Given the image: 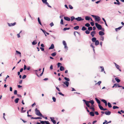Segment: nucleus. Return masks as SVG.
Wrapping results in <instances>:
<instances>
[{
	"instance_id": "f257e3e1",
	"label": "nucleus",
	"mask_w": 124,
	"mask_h": 124,
	"mask_svg": "<svg viewBox=\"0 0 124 124\" xmlns=\"http://www.w3.org/2000/svg\"><path fill=\"white\" fill-rule=\"evenodd\" d=\"M35 113L38 116H42V115L40 112L39 110H38L37 108H35Z\"/></svg>"
},
{
	"instance_id": "f03ea898",
	"label": "nucleus",
	"mask_w": 124,
	"mask_h": 124,
	"mask_svg": "<svg viewBox=\"0 0 124 124\" xmlns=\"http://www.w3.org/2000/svg\"><path fill=\"white\" fill-rule=\"evenodd\" d=\"M92 16L95 19L96 21H99L100 20V17L98 16H96L94 15H92Z\"/></svg>"
},
{
	"instance_id": "7ed1b4c3",
	"label": "nucleus",
	"mask_w": 124,
	"mask_h": 124,
	"mask_svg": "<svg viewBox=\"0 0 124 124\" xmlns=\"http://www.w3.org/2000/svg\"><path fill=\"white\" fill-rule=\"evenodd\" d=\"M95 25L97 27V28L99 29V30H101L102 29V27L101 25L100 24H98L97 23H95Z\"/></svg>"
},
{
	"instance_id": "20e7f679",
	"label": "nucleus",
	"mask_w": 124,
	"mask_h": 124,
	"mask_svg": "<svg viewBox=\"0 0 124 124\" xmlns=\"http://www.w3.org/2000/svg\"><path fill=\"white\" fill-rule=\"evenodd\" d=\"M83 101L85 103L86 105L88 107H90V106L89 104V101H86L85 100H83Z\"/></svg>"
},
{
	"instance_id": "39448f33",
	"label": "nucleus",
	"mask_w": 124,
	"mask_h": 124,
	"mask_svg": "<svg viewBox=\"0 0 124 124\" xmlns=\"http://www.w3.org/2000/svg\"><path fill=\"white\" fill-rule=\"evenodd\" d=\"M40 122V123L42 124H45L44 123H45L46 124H50L49 122L48 121H42L39 120Z\"/></svg>"
},
{
	"instance_id": "423d86ee",
	"label": "nucleus",
	"mask_w": 124,
	"mask_h": 124,
	"mask_svg": "<svg viewBox=\"0 0 124 124\" xmlns=\"http://www.w3.org/2000/svg\"><path fill=\"white\" fill-rule=\"evenodd\" d=\"M44 3H45L48 7L51 8V7L49 5L48 3L47 2V0H41Z\"/></svg>"
},
{
	"instance_id": "0eeeda50",
	"label": "nucleus",
	"mask_w": 124,
	"mask_h": 124,
	"mask_svg": "<svg viewBox=\"0 0 124 124\" xmlns=\"http://www.w3.org/2000/svg\"><path fill=\"white\" fill-rule=\"evenodd\" d=\"M114 63L115 65V66L116 67L117 69L119 70L120 71H121V70L120 69V66L118 65L115 62H114Z\"/></svg>"
},
{
	"instance_id": "6e6552de",
	"label": "nucleus",
	"mask_w": 124,
	"mask_h": 124,
	"mask_svg": "<svg viewBox=\"0 0 124 124\" xmlns=\"http://www.w3.org/2000/svg\"><path fill=\"white\" fill-rule=\"evenodd\" d=\"M50 119H51V121L53 122L54 124H55L56 123V122L55 120H54V117H50Z\"/></svg>"
},
{
	"instance_id": "1a4fd4ad",
	"label": "nucleus",
	"mask_w": 124,
	"mask_h": 124,
	"mask_svg": "<svg viewBox=\"0 0 124 124\" xmlns=\"http://www.w3.org/2000/svg\"><path fill=\"white\" fill-rule=\"evenodd\" d=\"M75 19L76 20H77L78 21H80L82 20H83V19H82V18L81 17H78L77 18H75Z\"/></svg>"
},
{
	"instance_id": "9d476101",
	"label": "nucleus",
	"mask_w": 124,
	"mask_h": 124,
	"mask_svg": "<svg viewBox=\"0 0 124 124\" xmlns=\"http://www.w3.org/2000/svg\"><path fill=\"white\" fill-rule=\"evenodd\" d=\"M63 83L64 84V85H66L67 87H68L69 83V82L68 81H65L64 82H63Z\"/></svg>"
},
{
	"instance_id": "9b49d317",
	"label": "nucleus",
	"mask_w": 124,
	"mask_h": 124,
	"mask_svg": "<svg viewBox=\"0 0 124 124\" xmlns=\"http://www.w3.org/2000/svg\"><path fill=\"white\" fill-rule=\"evenodd\" d=\"M64 19L66 21H69L70 20V18L64 16Z\"/></svg>"
},
{
	"instance_id": "f8f14e48",
	"label": "nucleus",
	"mask_w": 124,
	"mask_h": 124,
	"mask_svg": "<svg viewBox=\"0 0 124 124\" xmlns=\"http://www.w3.org/2000/svg\"><path fill=\"white\" fill-rule=\"evenodd\" d=\"M105 114L107 115H109L110 114L111 112L109 111H106L105 112Z\"/></svg>"
},
{
	"instance_id": "ddd939ff",
	"label": "nucleus",
	"mask_w": 124,
	"mask_h": 124,
	"mask_svg": "<svg viewBox=\"0 0 124 124\" xmlns=\"http://www.w3.org/2000/svg\"><path fill=\"white\" fill-rule=\"evenodd\" d=\"M62 42L63 45L64 46V48H67V44L65 41L64 40H63V41Z\"/></svg>"
},
{
	"instance_id": "4468645a",
	"label": "nucleus",
	"mask_w": 124,
	"mask_h": 124,
	"mask_svg": "<svg viewBox=\"0 0 124 124\" xmlns=\"http://www.w3.org/2000/svg\"><path fill=\"white\" fill-rule=\"evenodd\" d=\"M96 33V32L95 31H93L91 33V35L92 36V37H93L95 35Z\"/></svg>"
},
{
	"instance_id": "2eb2a0df",
	"label": "nucleus",
	"mask_w": 124,
	"mask_h": 124,
	"mask_svg": "<svg viewBox=\"0 0 124 124\" xmlns=\"http://www.w3.org/2000/svg\"><path fill=\"white\" fill-rule=\"evenodd\" d=\"M105 33L103 32L102 31H100L99 32V34L101 36H102L104 35Z\"/></svg>"
},
{
	"instance_id": "dca6fc26",
	"label": "nucleus",
	"mask_w": 124,
	"mask_h": 124,
	"mask_svg": "<svg viewBox=\"0 0 124 124\" xmlns=\"http://www.w3.org/2000/svg\"><path fill=\"white\" fill-rule=\"evenodd\" d=\"M16 22H15L12 23H8V25L9 26H14L16 24Z\"/></svg>"
},
{
	"instance_id": "f3484780",
	"label": "nucleus",
	"mask_w": 124,
	"mask_h": 124,
	"mask_svg": "<svg viewBox=\"0 0 124 124\" xmlns=\"http://www.w3.org/2000/svg\"><path fill=\"white\" fill-rule=\"evenodd\" d=\"M54 47V45L53 44H52L50 47L49 48V49H53Z\"/></svg>"
},
{
	"instance_id": "a211bd4d",
	"label": "nucleus",
	"mask_w": 124,
	"mask_h": 124,
	"mask_svg": "<svg viewBox=\"0 0 124 124\" xmlns=\"http://www.w3.org/2000/svg\"><path fill=\"white\" fill-rule=\"evenodd\" d=\"M60 70L61 71H63L64 70V68L62 66H61L60 67Z\"/></svg>"
},
{
	"instance_id": "6ab92c4d",
	"label": "nucleus",
	"mask_w": 124,
	"mask_h": 124,
	"mask_svg": "<svg viewBox=\"0 0 124 124\" xmlns=\"http://www.w3.org/2000/svg\"><path fill=\"white\" fill-rule=\"evenodd\" d=\"M41 30L45 34V35L46 36V33L47 34V35H48L49 34L46 32V31L44 30H43L42 29H41Z\"/></svg>"
},
{
	"instance_id": "aec40b11",
	"label": "nucleus",
	"mask_w": 124,
	"mask_h": 124,
	"mask_svg": "<svg viewBox=\"0 0 124 124\" xmlns=\"http://www.w3.org/2000/svg\"><path fill=\"white\" fill-rule=\"evenodd\" d=\"M94 107V105H93L92 106H91V107H90V109H92L93 111H94L95 109Z\"/></svg>"
},
{
	"instance_id": "412c9836",
	"label": "nucleus",
	"mask_w": 124,
	"mask_h": 124,
	"mask_svg": "<svg viewBox=\"0 0 124 124\" xmlns=\"http://www.w3.org/2000/svg\"><path fill=\"white\" fill-rule=\"evenodd\" d=\"M96 39L95 37H93L92 39V40L93 42H94L96 40Z\"/></svg>"
},
{
	"instance_id": "4be33fe9",
	"label": "nucleus",
	"mask_w": 124,
	"mask_h": 124,
	"mask_svg": "<svg viewBox=\"0 0 124 124\" xmlns=\"http://www.w3.org/2000/svg\"><path fill=\"white\" fill-rule=\"evenodd\" d=\"M95 45L96 46H97L99 44V41L98 40H96L95 42Z\"/></svg>"
},
{
	"instance_id": "5701e85b",
	"label": "nucleus",
	"mask_w": 124,
	"mask_h": 124,
	"mask_svg": "<svg viewBox=\"0 0 124 124\" xmlns=\"http://www.w3.org/2000/svg\"><path fill=\"white\" fill-rule=\"evenodd\" d=\"M115 80L117 83H119L120 81V80L118 79V78H115Z\"/></svg>"
},
{
	"instance_id": "b1692460",
	"label": "nucleus",
	"mask_w": 124,
	"mask_h": 124,
	"mask_svg": "<svg viewBox=\"0 0 124 124\" xmlns=\"http://www.w3.org/2000/svg\"><path fill=\"white\" fill-rule=\"evenodd\" d=\"M16 52L17 54H19L20 55V57H21V53L20 52H19L17 50H16Z\"/></svg>"
},
{
	"instance_id": "393cba45",
	"label": "nucleus",
	"mask_w": 124,
	"mask_h": 124,
	"mask_svg": "<svg viewBox=\"0 0 124 124\" xmlns=\"http://www.w3.org/2000/svg\"><path fill=\"white\" fill-rule=\"evenodd\" d=\"M95 100H96L97 102L99 104H100V101L97 98H95Z\"/></svg>"
},
{
	"instance_id": "a878e982",
	"label": "nucleus",
	"mask_w": 124,
	"mask_h": 124,
	"mask_svg": "<svg viewBox=\"0 0 124 124\" xmlns=\"http://www.w3.org/2000/svg\"><path fill=\"white\" fill-rule=\"evenodd\" d=\"M122 26H120L117 28H116L115 29V30L116 31H118V30H120L122 28Z\"/></svg>"
},
{
	"instance_id": "bb28decb",
	"label": "nucleus",
	"mask_w": 124,
	"mask_h": 124,
	"mask_svg": "<svg viewBox=\"0 0 124 124\" xmlns=\"http://www.w3.org/2000/svg\"><path fill=\"white\" fill-rule=\"evenodd\" d=\"M91 116H94V113L93 112H91L89 113Z\"/></svg>"
},
{
	"instance_id": "cd10ccee",
	"label": "nucleus",
	"mask_w": 124,
	"mask_h": 124,
	"mask_svg": "<svg viewBox=\"0 0 124 124\" xmlns=\"http://www.w3.org/2000/svg\"><path fill=\"white\" fill-rule=\"evenodd\" d=\"M38 20L39 23L41 25H42V24L40 22V20L39 17H38Z\"/></svg>"
},
{
	"instance_id": "c85d7f7f",
	"label": "nucleus",
	"mask_w": 124,
	"mask_h": 124,
	"mask_svg": "<svg viewBox=\"0 0 124 124\" xmlns=\"http://www.w3.org/2000/svg\"><path fill=\"white\" fill-rule=\"evenodd\" d=\"M89 102L92 105H93L94 103V101L93 100H92L91 101H89Z\"/></svg>"
},
{
	"instance_id": "c756f323",
	"label": "nucleus",
	"mask_w": 124,
	"mask_h": 124,
	"mask_svg": "<svg viewBox=\"0 0 124 124\" xmlns=\"http://www.w3.org/2000/svg\"><path fill=\"white\" fill-rule=\"evenodd\" d=\"M98 106L100 109L101 110H102L103 108L101 105H100L99 104Z\"/></svg>"
},
{
	"instance_id": "7c9ffc66",
	"label": "nucleus",
	"mask_w": 124,
	"mask_h": 124,
	"mask_svg": "<svg viewBox=\"0 0 124 124\" xmlns=\"http://www.w3.org/2000/svg\"><path fill=\"white\" fill-rule=\"evenodd\" d=\"M79 26H77L74 27V29L75 30H77L79 29Z\"/></svg>"
},
{
	"instance_id": "2f4dec72",
	"label": "nucleus",
	"mask_w": 124,
	"mask_h": 124,
	"mask_svg": "<svg viewBox=\"0 0 124 124\" xmlns=\"http://www.w3.org/2000/svg\"><path fill=\"white\" fill-rule=\"evenodd\" d=\"M43 72H42L41 74L40 75V76L36 72V74L38 77H39L40 76H41L43 74Z\"/></svg>"
},
{
	"instance_id": "473e14b6",
	"label": "nucleus",
	"mask_w": 124,
	"mask_h": 124,
	"mask_svg": "<svg viewBox=\"0 0 124 124\" xmlns=\"http://www.w3.org/2000/svg\"><path fill=\"white\" fill-rule=\"evenodd\" d=\"M43 72H42L41 74L40 75V76L36 72V74L38 77H39L40 76H41L43 74Z\"/></svg>"
},
{
	"instance_id": "72a5a7b5",
	"label": "nucleus",
	"mask_w": 124,
	"mask_h": 124,
	"mask_svg": "<svg viewBox=\"0 0 124 124\" xmlns=\"http://www.w3.org/2000/svg\"><path fill=\"white\" fill-rule=\"evenodd\" d=\"M90 18L88 16H86L85 17V19L86 20L89 21L90 20Z\"/></svg>"
},
{
	"instance_id": "f704fd0d",
	"label": "nucleus",
	"mask_w": 124,
	"mask_h": 124,
	"mask_svg": "<svg viewBox=\"0 0 124 124\" xmlns=\"http://www.w3.org/2000/svg\"><path fill=\"white\" fill-rule=\"evenodd\" d=\"M19 100V99L18 98H17L16 99L15 101V102L16 103H18Z\"/></svg>"
},
{
	"instance_id": "c9c22d12",
	"label": "nucleus",
	"mask_w": 124,
	"mask_h": 124,
	"mask_svg": "<svg viewBox=\"0 0 124 124\" xmlns=\"http://www.w3.org/2000/svg\"><path fill=\"white\" fill-rule=\"evenodd\" d=\"M36 40H34L33 42H32V44L33 45H35L36 44H37V42H36Z\"/></svg>"
},
{
	"instance_id": "e433bc0d",
	"label": "nucleus",
	"mask_w": 124,
	"mask_h": 124,
	"mask_svg": "<svg viewBox=\"0 0 124 124\" xmlns=\"http://www.w3.org/2000/svg\"><path fill=\"white\" fill-rule=\"evenodd\" d=\"M108 107L109 108H111L112 107V106L110 103L108 102Z\"/></svg>"
},
{
	"instance_id": "4c0bfd02",
	"label": "nucleus",
	"mask_w": 124,
	"mask_h": 124,
	"mask_svg": "<svg viewBox=\"0 0 124 124\" xmlns=\"http://www.w3.org/2000/svg\"><path fill=\"white\" fill-rule=\"evenodd\" d=\"M56 52H54L52 53L51 54V55L53 56H54L56 55Z\"/></svg>"
},
{
	"instance_id": "58836bf2",
	"label": "nucleus",
	"mask_w": 124,
	"mask_h": 124,
	"mask_svg": "<svg viewBox=\"0 0 124 124\" xmlns=\"http://www.w3.org/2000/svg\"><path fill=\"white\" fill-rule=\"evenodd\" d=\"M86 30V28H85V27L83 26L82 27V30L85 31V30Z\"/></svg>"
},
{
	"instance_id": "ea45409f",
	"label": "nucleus",
	"mask_w": 124,
	"mask_h": 124,
	"mask_svg": "<svg viewBox=\"0 0 124 124\" xmlns=\"http://www.w3.org/2000/svg\"><path fill=\"white\" fill-rule=\"evenodd\" d=\"M113 109H115L116 108H118L119 107L117 106H114L113 107Z\"/></svg>"
},
{
	"instance_id": "a19ab883",
	"label": "nucleus",
	"mask_w": 124,
	"mask_h": 124,
	"mask_svg": "<svg viewBox=\"0 0 124 124\" xmlns=\"http://www.w3.org/2000/svg\"><path fill=\"white\" fill-rule=\"evenodd\" d=\"M64 79L66 81H70V79L69 78H67L66 77L64 78Z\"/></svg>"
},
{
	"instance_id": "79ce46f5",
	"label": "nucleus",
	"mask_w": 124,
	"mask_h": 124,
	"mask_svg": "<svg viewBox=\"0 0 124 124\" xmlns=\"http://www.w3.org/2000/svg\"><path fill=\"white\" fill-rule=\"evenodd\" d=\"M85 25L86 27H89V26H90V24L89 23H86Z\"/></svg>"
},
{
	"instance_id": "37998d69",
	"label": "nucleus",
	"mask_w": 124,
	"mask_h": 124,
	"mask_svg": "<svg viewBox=\"0 0 124 124\" xmlns=\"http://www.w3.org/2000/svg\"><path fill=\"white\" fill-rule=\"evenodd\" d=\"M102 19L104 21L106 26H108V25L106 23V22L105 19L104 18H102Z\"/></svg>"
},
{
	"instance_id": "c03bdc74",
	"label": "nucleus",
	"mask_w": 124,
	"mask_h": 124,
	"mask_svg": "<svg viewBox=\"0 0 124 124\" xmlns=\"http://www.w3.org/2000/svg\"><path fill=\"white\" fill-rule=\"evenodd\" d=\"M93 28L92 27H89L88 28V30L89 31H91L92 30Z\"/></svg>"
},
{
	"instance_id": "a18cd8bd",
	"label": "nucleus",
	"mask_w": 124,
	"mask_h": 124,
	"mask_svg": "<svg viewBox=\"0 0 124 124\" xmlns=\"http://www.w3.org/2000/svg\"><path fill=\"white\" fill-rule=\"evenodd\" d=\"M101 81H99L96 84V85H99L101 83Z\"/></svg>"
},
{
	"instance_id": "49530a36",
	"label": "nucleus",
	"mask_w": 124,
	"mask_h": 124,
	"mask_svg": "<svg viewBox=\"0 0 124 124\" xmlns=\"http://www.w3.org/2000/svg\"><path fill=\"white\" fill-rule=\"evenodd\" d=\"M90 46L91 47H92L93 48V50L94 51V47L93 45V44H91L90 45Z\"/></svg>"
},
{
	"instance_id": "de8ad7c7",
	"label": "nucleus",
	"mask_w": 124,
	"mask_h": 124,
	"mask_svg": "<svg viewBox=\"0 0 124 124\" xmlns=\"http://www.w3.org/2000/svg\"><path fill=\"white\" fill-rule=\"evenodd\" d=\"M52 99L55 102L56 101V99L54 97H53L52 98Z\"/></svg>"
},
{
	"instance_id": "09e8293b",
	"label": "nucleus",
	"mask_w": 124,
	"mask_h": 124,
	"mask_svg": "<svg viewBox=\"0 0 124 124\" xmlns=\"http://www.w3.org/2000/svg\"><path fill=\"white\" fill-rule=\"evenodd\" d=\"M70 29V28H64L63 30L64 31H66V30H69V29Z\"/></svg>"
},
{
	"instance_id": "8fccbe9b",
	"label": "nucleus",
	"mask_w": 124,
	"mask_h": 124,
	"mask_svg": "<svg viewBox=\"0 0 124 124\" xmlns=\"http://www.w3.org/2000/svg\"><path fill=\"white\" fill-rule=\"evenodd\" d=\"M69 8L70 9H72L73 8V7L72 6L70 5L69 6Z\"/></svg>"
},
{
	"instance_id": "3c124183",
	"label": "nucleus",
	"mask_w": 124,
	"mask_h": 124,
	"mask_svg": "<svg viewBox=\"0 0 124 124\" xmlns=\"http://www.w3.org/2000/svg\"><path fill=\"white\" fill-rule=\"evenodd\" d=\"M101 101L103 102L104 103H106L107 102V101L105 100H104V99H101Z\"/></svg>"
},
{
	"instance_id": "603ef678",
	"label": "nucleus",
	"mask_w": 124,
	"mask_h": 124,
	"mask_svg": "<svg viewBox=\"0 0 124 124\" xmlns=\"http://www.w3.org/2000/svg\"><path fill=\"white\" fill-rule=\"evenodd\" d=\"M71 21H72L74 19H75V17L73 16H72L71 17Z\"/></svg>"
},
{
	"instance_id": "864d4df0",
	"label": "nucleus",
	"mask_w": 124,
	"mask_h": 124,
	"mask_svg": "<svg viewBox=\"0 0 124 124\" xmlns=\"http://www.w3.org/2000/svg\"><path fill=\"white\" fill-rule=\"evenodd\" d=\"M85 32L86 33V34H88L90 33V32L86 30L85 31Z\"/></svg>"
},
{
	"instance_id": "5fc2aeb1",
	"label": "nucleus",
	"mask_w": 124,
	"mask_h": 124,
	"mask_svg": "<svg viewBox=\"0 0 124 124\" xmlns=\"http://www.w3.org/2000/svg\"><path fill=\"white\" fill-rule=\"evenodd\" d=\"M17 90H15L14 91V94L15 95H16L17 94Z\"/></svg>"
},
{
	"instance_id": "6e6d98bb",
	"label": "nucleus",
	"mask_w": 124,
	"mask_h": 124,
	"mask_svg": "<svg viewBox=\"0 0 124 124\" xmlns=\"http://www.w3.org/2000/svg\"><path fill=\"white\" fill-rule=\"evenodd\" d=\"M100 39L101 40L103 41L104 39V37L103 36H101V37Z\"/></svg>"
},
{
	"instance_id": "4d7b16f0",
	"label": "nucleus",
	"mask_w": 124,
	"mask_h": 124,
	"mask_svg": "<svg viewBox=\"0 0 124 124\" xmlns=\"http://www.w3.org/2000/svg\"><path fill=\"white\" fill-rule=\"evenodd\" d=\"M60 23L61 24H63V19H62L61 20V21L60 22Z\"/></svg>"
},
{
	"instance_id": "13d9d810",
	"label": "nucleus",
	"mask_w": 124,
	"mask_h": 124,
	"mask_svg": "<svg viewBox=\"0 0 124 124\" xmlns=\"http://www.w3.org/2000/svg\"><path fill=\"white\" fill-rule=\"evenodd\" d=\"M61 65V64L60 63L58 62L57 64V66L58 67H59L60 66V65Z\"/></svg>"
},
{
	"instance_id": "bf43d9fd",
	"label": "nucleus",
	"mask_w": 124,
	"mask_h": 124,
	"mask_svg": "<svg viewBox=\"0 0 124 124\" xmlns=\"http://www.w3.org/2000/svg\"><path fill=\"white\" fill-rule=\"evenodd\" d=\"M101 71L102 72L103 71H104V70L103 67H101Z\"/></svg>"
},
{
	"instance_id": "052dcab7",
	"label": "nucleus",
	"mask_w": 124,
	"mask_h": 124,
	"mask_svg": "<svg viewBox=\"0 0 124 124\" xmlns=\"http://www.w3.org/2000/svg\"><path fill=\"white\" fill-rule=\"evenodd\" d=\"M90 24L92 26H93L94 25V23L93 22H91L90 23Z\"/></svg>"
},
{
	"instance_id": "680f3d73",
	"label": "nucleus",
	"mask_w": 124,
	"mask_h": 124,
	"mask_svg": "<svg viewBox=\"0 0 124 124\" xmlns=\"http://www.w3.org/2000/svg\"><path fill=\"white\" fill-rule=\"evenodd\" d=\"M26 75H24L22 77V79H24L26 77Z\"/></svg>"
},
{
	"instance_id": "e2e57ef3",
	"label": "nucleus",
	"mask_w": 124,
	"mask_h": 124,
	"mask_svg": "<svg viewBox=\"0 0 124 124\" xmlns=\"http://www.w3.org/2000/svg\"><path fill=\"white\" fill-rule=\"evenodd\" d=\"M114 4H118V5H119L120 4V3L119 2H114Z\"/></svg>"
},
{
	"instance_id": "0e129e2a",
	"label": "nucleus",
	"mask_w": 124,
	"mask_h": 124,
	"mask_svg": "<svg viewBox=\"0 0 124 124\" xmlns=\"http://www.w3.org/2000/svg\"><path fill=\"white\" fill-rule=\"evenodd\" d=\"M36 119H41L42 118L40 117H38L35 118Z\"/></svg>"
},
{
	"instance_id": "69168bd1",
	"label": "nucleus",
	"mask_w": 124,
	"mask_h": 124,
	"mask_svg": "<svg viewBox=\"0 0 124 124\" xmlns=\"http://www.w3.org/2000/svg\"><path fill=\"white\" fill-rule=\"evenodd\" d=\"M50 25L51 27H52V26L54 25V24L52 22L50 24Z\"/></svg>"
},
{
	"instance_id": "338daca9",
	"label": "nucleus",
	"mask_w": 124,
	"mask_h": 124,
	"mask_svg": "<svg viewBox=\"0 0 124 124\" xmlns=\"http://www.w3.org/2000/svg\"><path fill=\"white\" fill-rule=\"evenodd\" d=\"M26 111V110H21V113H24Z\"/></svg>"
},
{
	"instance_id": "774afa93",
	"label": "nucleus",
	"mask_w": 124,
	"mask_h": 124,
	"mask_svg": "<svg viewBox=\"0 0 124 124\" xmlns=\"http://www.w3.org/2000/svg\"><path fill=\"white\" fill-rule=\"evenodd\" d=\"M95 113L96 115H99V113L97 111L95 112Z\"/></svg>"
}]
</instances>
